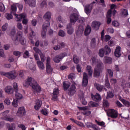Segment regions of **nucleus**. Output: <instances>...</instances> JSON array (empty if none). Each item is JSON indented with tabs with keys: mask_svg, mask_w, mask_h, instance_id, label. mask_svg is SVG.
Returning <instances> with one entry per match:
<instances>
[{
	"mask_svg": "<svg viewBox=\"0 0 130 130\" xmlns=\"http://www.w3.org/2000/svg\"><path fill=\"white\" fill-rule=\"evenodd\" d=\"M24 87H28L30 86L32 88V92L35 94H38L41 92V87L38 84L37 82L34 80V78L31 77H28L27 79L23 83Z\"/></svg>",
	"mask_w": 130,
	"mask_h": 130,
	"instance_id": "f257e3e1",
	"label": "nucleus"
},
{
	"mask_svg": "<svg viewBox=\"0 0 130 130\" xmlns=\"http://www.w3.org/2000/svg\"><path fill=\"white\" fill-rule=\"evenodd\" d=\"M44 19H45V22L43 24L42 30V37L45 38L46 37V32H47V27L50 26V19H51V13L47 12L44 16Z\"/></svg>",
	"mask_w": 130,
	"mask_h": 130,
	"instance_id": "f03ea898",
	"label": "nucleus"
},
{
	"mask_svg": "<svg viewBox=\"0 0 130 130\" xmlns=\"http://www.w3.org/2000/svg\"><path fill=\"white\" fill-rule=\"evenodd\" d=\"M11 14L14 15V16H15V20L17 21V22H20V21H21L22 19H23L22 20V24H23L24 25H27L28 24V19L26 18L27 15L25 13L16 14V12H17V8L16 7V6H11Z\"/></svg>",
	"mask_w": 130,
	"mask_h": 130,
	"instance_id": "7ed1b4c3",
	"label": "nucleus"
},
{
	"mask_svg": "<svg viewBox=\"0 0 130 130\" xmlns=\"http://www.w3.org/2000/svg\"><path fill=\"white\" fill-rule=\"evenodd\" d=\"M12 40L14 45H19L20 43L21 44L24 45L26 43L25 38L23 37V32L21 31H18L15 37H12Z\"/></svg>",
	"mask_w": 130,
	"mask_h": 130,
	"instance_id": "20e7f679",
	"label": "nucleus"
},
{
	"mask_svg": "<svg viewBox=\"0 0 130 130\" xmlns=\"http://www.w3.org/2000/svg\"><path fill=\"white\" fill-rule=\"evenodd\" d=\"M102 66H103V63H102V62H100L99 64H97L96 67L94 69L93 72V76L95 78H98L100 76V74L102 72Z\"/></svg>",
	"mask_w": 130,
	"mask_h": 130,
	"instance_id": "39448f33",
	"label": "nucleus"
},
{
	"mask_svg": "<svg viewBox=\"0 0 130 130\" xmlns=\"http://www.w3.org/2000/svg\"><path fill=\"white\" fill-rule=\"evenodd\" d=\"M1 75L2 76H5V77H7L9 79H11V80H15L17 77V75H16V71H11L8 73L6 72H1Z\"/></svg>",
	"mask_w": 130,
	"mask_h": 130,
	"instance_id": "423d86ee",
	"label": "nucleus"
},
{
	"mask_svg": "<svg viewBox=\"0 0 130 130\" xmlns=\"http://www.w3.org/2000/svg\"><path fill=\"white\" fill-rule=\"evenodd\" d=\"M107 114L108 116L111 117V118H117L118 117V112L117 111L113 109H109L108 111Z\"/></svg>",
	"mask_w": 130,
	"mask_h": 130,
	"instance_id": "0eeeda50",
	"label": "nucleus"
},
{
	"mask_svg": "<svg viewBox=\"0 0 130 130\" xmlns=\"http://www.w3.org/2000/svg\"><path fill=\"white\" fill-rule=\"evenodd\" d=\"M68 54H66V53H61L59 55H57L55 56L53 59V60L54 61V62H56V63H58L60 62V60L63 58L65 56H67Z\"/></svg>",
	"mask_w": 130,
	"mask_h": 130,
	"instance_id": "6e6552de",
	"label": "nucleus"
},
{
	"mask_svg": "<svg viewBox=\"0 0 130 130\" xmlns=\"http://www.w3.org/2000/svg\"><path fill=\"white\" fill-rule=\"evenodd\" d=\"M53 69L51 68L50 63V57H47L46 59V72L48 74H51Z\"/></svg>",
	"mask_w": 130,
	"mask_h": 130,
	"instance_id": "1a4fd4ad",
	"label": "nucleus"
},
{
	"mask_svg": "<svg viewBox=\"0 0 130 130\" xmlns=\"http://www.w3.org/2000/svg\"><path fill=\"white\" fill-rule=\"evenodd\" d=\"M78 108L79 109V110L82 111V113L83 115L88 116L91 114V111L89 110V107H78Z\"/></svg>",
	"mask_w": 130,
	"mask_h": 130,
	"instance_id": "9d476101",
	"label": "nucleus"
},
{
	"mask_svg": "<svg viewBox=\"0 0 130 130\" xmlns=\"http://www.w3.org/2000/svg\"><path fill=\"white\" fill-rule=\"evenodd\" d=\"M77 88H76V83H74L70 87L68 90V94L70 96H73L75 95L76 92H77Z\"/></svg>",
	"mask_w": 130,
	"mask_h": 130,
	"instance_id": "9b49d317",
	"label": "nucleus"
},
{
	"mask_svg": "<svg viewBox=\"0 0 130 130\" xmlns=\"http://www.w3.org/2000/svg\"><path fill=\"white\" fill-rule=\"evenodd\" d=\"M70 23L75 24L78 20H79V15L78 14L73 13L70 16Z\"/></svg>",
	"mask_w": 130,
	"mask_h": 130,
	"instance_id": "f8f14e48",
	"label": "nucleus"
},
{
	"mask_svg": "<svg viewBox=\"0 0 130 130\" xmlns=\"http://www.w3.org/2000/svg\"><path fill=\"white\" fill-rule=\"evenodd\" d=\"M9 112H10V111L7 110L2 113L5 120H7L8 121L10 122L14 121V118L7 116Z\"/></svg>",
	"mask_w": 130,
	"mask_h": 130,
	"instance_id": "ddd939ff",
	"label": "nucleus"
},
{
	"mask_svg": "<svg viewBox=\"0 0 130 130\" xmlns=\"http://www.w3.org/2000/svg\"><path fill=\"white\" fill-rule=\"evenodd\" d=\"M88 82H89V79H88V75H87L86 72H84L82 81L83 87H86L88 85Z\"/></svg>",
	"mask_w": 130,
	"mask_h": 130,
	"instance_id": "4468645a",
	"label": "nucleus"
},
{
	"mask_svg": "<svg viewBox=\"0 0 130 130\" xmlns=\"http://www.w3.org/2000/svg\"><path fill=\"white\" fill-rule=\"evenodd\" d=\"M25 113H26V111H25V108L21 107L18 109V111L16 113L17 116L19 117H22Z\"/></svg>",
	"mask_w": 130,
	"mask_h": 130,
	"instance_id": "2eb2a0df",
	"label": "nucleus"
},
{
	"mask_svg": "<svg viewBox=\"0 0 130 130\" xmlns=\"http://www.w3.org/2000/svg\"><path fill=\"white\" fill-rule=\"evenodd\" d=\"M91 96L93 101H95L96 102L101 101V96L100 94H99V93H96L95 95L91 94Z\"/></svg>",
	"mask_w": 130,
	"mask_h": 130,
	"instance_id": "dca6fc26",
	"label": "nucleus"
},
{
	"mask_svg": "<svg viewBox=\"0 0 130 130\" xmlns=\"http://www.w3.org/2000/svg\"><path fill=\"white\" fill-rule=\"evenodd\" d=\"M101 23L100 22L94 21L92 22L91 26L94 30H99Z\"/></svg>",
	"mask_w": 130,
	"mask_h": 130,
	"instance_id": "f3484780",
	"label": "nucleus"
},
{
	"mask_svg": "<svg viewBox=\"0 0 130 130\" xmlns=\"http://www.w3.org/2000/svg\"><path fill=\"white\" fill-rule=\"evenodd\" d=\"M93 9V4L87 5L85 7V12L87 15L91 13V11Z\"/></svg>",
	"mask_w": 130,
	"mask_h": 130,
	"instance_id": "a211bd4d",
	"label": "nucleus"
},
{
	"mask_svg": "<svg viewBox=\"0 0 130 130\" xmlns=\"http://www.w3.org/2000/svg\"><path fill=\"white\" fill-rule=\"evenodd\" d=\"M86 71L87 72L89 77L92 78L93 75V69H92V67L90 65H88L86 68Z\"/></svg>",
	"mask_w": 130,
	"mask_h": 130,
	"instance_id": "6ab92c4d",
	"label": "nucleus"
},
{
	"mask_svg": "<svg viewBox=\"0 0 130 130\" xmlns=\"http://www.w3.org/2000/svg\"><path fill=\"white\" fill-rule=\"evenodd\" d=\"M67 33L69 34V35H72L74 33V28L73 26H72V24L69 23L67 26Z\"/></svg>",
	"mask_w": 130,
	"mask_h": 130,
	"instance_id": "aec40b11",
	"label": "nucleus"
},
{
	"mask_svg": "<svg viewBox=\"0 0 130 130\" xmlns=\"http://www.w3.org/2000/svg\"><path fill=\"white\" fill-rule=\"evenodd\" d=\"M42 105V102L39 100H37L36 102V105L34 106V108L36 110H39L40 107Z\"/></svg>",
	"mask_w": 130,
	"mask_h": 130,
	"instance_id": "412c9836",
	"label": "nucleus"
},
{
	"mask_svg": "<svg viewBox=\"0 0 130 130\" xmlns=\"http://www.w3.org/2000/svg\"><path fill=\"white\" fill-rule=\"evenodd\" d=\"M24 2L30 7H35L36 6V0H24Z\"/></svg>",
	"mask_w": 130,
	"mask_h": 130,
	"instance_id": "4be33fe9",
	"label": "nucleus"
},
{
	"mask_svg": "<svg viewBox=\"0 0 130 130\" xmlns=\"http://www.w3.org/2000/svg\"><path fill=\"white\" fill-rule=\"evenodd\" d=\"M121 48L120 47L118 46L116 48L114 54L116 57H120L121 55V52H120V49Z\"/></svg>",
	"mask_w": 130,
	"mask_h": 130,
	"instance_id": "5701e85b",
	"label": "nucleus"
},
{
	"mask_svg": "<svg viewBox=\"0 0 130 130\" xmlns=\"http://www.w3.org/2000/svg\"><path fill=\"white\" fill-rule=\"evenodd\" d=\"M111 14H112V11L111 10H108L106 15L107 24H110L111 23Z\"/></svg>",
	"mask_w": 130,
	"mask_h": 130,
	"instance_id": "b1692460",
	"label": "nucleus"
},
{
	"mask_svg": "<svg viewBox=\"0 0 130 130\" xmlns=\"http://www.w3.org/2000/svg\"><path fill=\"white\" fill-rule=\"evenodd\" d=\"M5 91L8 94H12V93H14V89H13V87L11 86H7L5 88Z\"/></svg>",
	"mask_w": 130,
	"mask_h": 130,
	"instance_id": "393cba45",
	"label": "nucleus"
},
{
	"mask_svg": "<svg viewBox=\"0 0 130 130\" xmlns=\"http://www.w3.org/2000/svg\"><path fill=\"white\" fill-rule=\"evenodd\" d=\"M92 30V28L90 25H87L85 30H84V35L85 36H88V35H90V33H91V31Z\"/></svg>",
	"mask_w": 130,
	"mask_h": 130,
	"instance_id": "a878e982",
	"label": "nucleus"
},
{
	"mask_svg": "<svg viewBox=\"0 0 130 130\" xmlns=\"http://www.w3.org/2000/svg\"><path fill=\"white\" fill-rule=\"evenodd\" d=\"M103 61L105 63H108L110 64L112 62V58L110 57H104Z\"/></svg>",
	"mask_w": 130,
	"mask_h": 130,
	"instance_id": "bb28decb",
	"label": "nucleus"
},
{
	"mask_svg": "<svg viewBox=\"0 0 130 130\" xmlns=\"http://www.w3.org/2000/svg\"><path fill=\"white\" fill-rule=\"evenodd\" d=\"M57 22H59V23H61L62 25H64L66 23H67V20L64 19L63 18H62L61 16H58L57 18Z\"/></svg>",
	"mask_w": 130,
	"mask_h": 130,
	"instance_id": "cd10ccee",
	"label": "nucleus"
},
{
	"mask_svg": "<svg viewBox=\"0 0 130 130\" xmlns=\"http://www.w3.org/2000/svg\"><path fill=\"white\" fill-rule=\"evenodd\" d=\"M37 64L39 70H41L42 71H43V70L45 69V67L44 66V63H43L42 61L40 60L38 61Z\"/></svg>",
	"mask_w": 130,
	"mask_h": 130,
	"instance_id": "c85d7f7f",
	"label": "nucleus"
},
{
	"mask_svg": "<svg viewBox=\"0 0 130 130\" xmlns=\"http://www.w3.org/2000/svg\"><path fill=\"white\" fill-rule=\"evenodd\" d=\"M83 32H84V26L82 25H80L78 27V30L76 33L77 35L81 36L83 34Z\"/></svg>",
	"mask_w": 130,
	"mask_h": 130,
	"instance_id": "c756f323",
	"label": "nucleus"
},
{
	"mask_svg": "<svg viewBox=\"0 0 130 130\" xmlns=\"http://www.w3.org/2000/svg\"><path fill=\"white\" fill-rule=\"evenodd\" d=\"M121 15L122 17H124V18H125V17H127V16H128V12H127V10L125 9H121Z\"/></svg>",
	"mask_w": 130,
	"mask_h": 130,
	"instance_id": "7c9ffc66",
	"label": "nucleus"
},
{
	"mask_svg": "<svg viewBox=\"0 0 130 130\" xmlns=\"http://www.w3.org/2000/svg\"><path fill=\"white\" fill-rule=\"evenodd\" d=\"M106 55H108L111 52V49L108 45H106L104 48Z\"/></svg>",
	"mask_w": 130,
	"mask_h": 130,
	"instance_id": "2f4dec72",
	"label": "nucleus"
},
{
	"mask_svg": "<svg viewBox=\"0 0 130 130\" xmlns=\"http://www.w3.org/2000/svg\"><path fill=\"white\" fill-rule=\"evenodd\" d=\"M70 83L68 81H64L63 82V87L64 91H67L70 88Z\"/></svg>",
	"mask_w": 130,
	"mask_h": 130,
	"instance_id": "473e14b6",
	"label": "nucleus"
},
{
	"mask_svg": "<svg viewBox=\"0 0 130 130\" xmlns=\"http://www.w3.org/2000/svg\"><path fill=\"white\" fill-rule=\"evenodd\" d=\"M91 61L92 62L93 66L95 64H99L100 62H102L101 61H98L96 60V56H92L91 58Z\"/></svg>",
	"mask_w": 130,
	"mask_h": 130,
	"instance_id": "72a5a7b5",
	"label": "nucleus"
},
{
	"mask_svg": "<svg viewBox=\"0 0 130 130\" xmlns=\"http://www.w3.org/2000/svg\"><path fill=\"white\" fill-rule=\"evenodd\" d=\"M90 45L91 48H95L96 47V39L92 38L91 39Z\"/></svg>",
	"mask_w": 130,
	"mask_h": 130,
	"instance_id": "f704fd0d",
	"label": "nucleus"
},
{
	"mask_svg": "<svg viewBox=\"0 0 130 130\" xmlns=\"http://www.w3.org/2000/svg\"><path fill=\"white\" fill-rule=\"evenodd\" d=\"M88 106L89 107H97L99 106V105H98V103H97L91 101L88 103Z\"/></svg>",
	"mask_w": 130,
	"mask_h": 130,
	"instance_id": "c9c22d12",
	"label": "nucleus"
},
{
	"mask_svg": "<svg viewBox=\"0 0 130 130\" xmlns=\"http://www.w3.org/2000/svg\"><path fill=\"white\" fill-rule=\"evenodd\" d=\"M94 86H95L96 89H97L100 92H101V91H102V90H103V86H102V85H100V84L95 83Z\"/></svg>",
	"mask_w": 130,
	"mask_h": 130,
	"instance_id": "e433bc0d",
	"label": "nucleus"
},
{
	"mask_svg": "<svg viewBox=\"0 0 130 130\" xmlns=\"http://www.w3.org/2000/svg\"><path fill=\"white\" fill-rule=\"evenodd\" d=\"M104 53H105V52L104 51V49L102 48L99 50V55L100 57H104Z\"/></svg>",
	"mask_w": 130,
	"mask_h": 130,
	"instance_id": "4c0bfd02",
	"label": "nucleus"
},
{
	"mask_svg": "<svg viewBox=\"0 0 130 130\" xmlns=\"http://www.w3.org/2000/svg\"><path fill=\"white\" fill-rule=\"evenodd\" d=\"M16 92L15 96L17 99L16 100H19L23 98V95L21 93H18V92Z\"/></svg>",
	"mask_w": 130,
	"mask_h": 130,
	"instance_id": "58836bf2",
	"label": "nucleus"
},
{
	"mask_svg": "<svg viewBox=\"0 0 130 130\" xmlns=\"http://www.w3.org/2000/svg\"><path fill=\"white\" fill-rule=\"evenodd\" d=\"M7 127H8V130H15V128H16V127H15V125L13 124H12L10 125V124H7Z\"/></svg>",
	"mask_w": 130,
	"mask_h": 130,
	"instance_id": "ea45409f",
	"label": "nucleus"
},
{
	"mask_svg": "<svg viewBox=\"0 0 130 130\" xmlns=\"http://www.w3.org/2000/svg\"><path fill=\"white\" fill-rule=\"evenodd\" d=\"M114 97V94L111 91H109L107 92V99H109V98H113Z\"/></svg>",
	"mask_w": 130,
	"mask_h": 130,
	"instance_id": "a19ab883",
	"label": "nucleus"
},
{
	"mask_svg": "<svg viewBox=\"0 0 130 130\" xmlns=\"http://www.w3.org/2000/svg\"><path fill=\"white\" fill-rule=\"evenodd\" d=\"M122 102L124 105L126 106L127 107H129L130 106V103L128 101H127L126 100L123 99L122 100Z\"/></svg>",
	"mask_w": 130,
	"mask_h": 130,
	"instance_id": "79ce46f5",
	"label": "nucleus"
},
{
	"mask_svg": "<svg viewBox=\"0 0 130 130\" xmlns=\"http://www.w3.org/2000/svg\"><path fill=\"white\" fill-rule=\"evenodd\" d=\"M13 54H14V55H15V56L20 57V56H21V54H22V52H21L19 51H14L13 52Z\"/></svg>",
	"mask_w": 130,
	"mask_h": 130,
	"instance_id": "37998d69",
	"label": "nucleus"
},
{
	"mask_svg": "<svg viewBox=\"0 0 130 130\" xmlns=\"http://www.w3.org/2000/svg\"><path fill=\"white\" fill-rule=\"evenodd\" d=\"M73 60L75 63H79V61H80V58L77 56V55H74Z\"/></svg>",
	"mask_w": 130,
	"mask_h": 130,
	"instance_id": "c03bdc74",
	"label": "nucleus"
},
{
	"mask_svg": "<svg viewBox=\"0 0 130 130\" xmlns=\"http://www.w3.org/2000/svg\"><path fill=\"white\" fill-rule=\"evenodd\" d=\"M13 88L14 89L15 92H18L19 88L18 87V84L16 82H14L13 84Z\"/></svg>",
	"mask_w": 130,
	"mask_h": 130,
	"instance_id": "a18cd8bd",
	"label": "nucleus"
},
{
	"mask_svg": "<svg viewBox=\"0 0 130 130\" xmlns=\"http://www.w3.org/2000/svg\"><path fill=\"white\" fill-rule=\"evenodd\" d=\"M105 86L106 88H107L108 89H110V83H109V81H108V79L105 80Z\"/></svg>",
	"mask_w": 130,
	"mask_h": 130,
	"instance_id": "49530a36",
	"label": "nucleus"
},
{
	"mask_svg": "<svg viewBox=\"0 0 130 130\" xmlns=\"http://www.w3.org/2000/svg\"><path fill=\"white\" fill-rule=\"evenodd\" d=\"M30 56V54L29 53V51H25L23 54V57L24 58H28Z\"/></svg>",
	"mask_w": 130,
	"mask_h": 130,
	"instance_id": "de8ad7c7",
	"label": "nucleus"
},
{
	"mask_svg": "<svg viewBox=\"0 0 130 130\" xmlns=\"http://www.w3.org/2000/svg\"><path fill=\"white\" fill-rule=\"evenodd\" d=\"M40 56L41 57V60L42 61V62H44L45 61V59H46V57H45V55L43 54V53L40 54Z\"/></svg>",
	"mask_w": 130,
	"mask_h": 130,
	"instance_id": "09e8293b",
	"label": "nucleus"
},
{
	"mask_svg": "<svg viewBox=\"0 0 130 130\" xmlns=\"http://www.w3.org/2000/svg\"><path fill=\"white\" fill-rule=\"evenodd\" d=\"M5 17L8 20H12L13 18V15L10 13L6 14Z\"/></svg>",
	"mask_w": 130,
	"mask_h": 130,
	"instance_id": "8fccbe9b",
	"label": "nucleus"
},
{
	"mask_svg": "<svg viewBox=\"0 0 130 130\" xmlns=\"http://www.w3.org/2000/svg\"><path fill=\"white\" fill-rule=\"evenodd\" d=\"M12 6H15V7L16 8V10H17V7H18V8L20 11H22V10H23V5H22V4H17L16 5H13Z\"/></svg>",
	"mask_w": 130,
	"mask_h": 130,
	"instance_id": "3c124183",
	"label": "nucleus"
},
{
	"mask_svg": "<svg viewBox=\"0 0 130 130\" xmlns=\"http://www.w3.org/2000/svg\"><path fill=\"white\" fill-rule=\"evenodd\" d=\"M58 35L61 37H64V36H66V32H64V31L60 30L59 31Z\"/></svg>",
	"mask_w": 130,
	"mask_h": 130,
	"instance_id": "603ef678",
	"label": "nucleus"
},
{
	"mask_svg": "<svg viewBox=\"0 0 130 130\" xmlns=\"http://www.w3.org/2000/svg\"><path fill=\"white\" fill-rule=\"evenodd\" d=\"M33 50H34V51H35V52H36V53H39V55L40 54H41V53H42V52H41V50H40V49H38V48L36 47H34L33 48Z\"/></svg>",
	"mask_w": 130,
	"mask_h": 130,
	"instance_id": "864d4df0",
	"label": "nucleus"
},
{
	"mask_svg": "<svg viewBox=\"0 0 130 130\" xmlns=\"http://www.w3.org/2000/svg\"><path fill=\"white\" fill-rule=\"evenodd\" d=\"M85 125L88 128L90 127H92L93 128V127H95L93 126V123L89 122H87L86 123H85Z\"/></svg>",
	"mask_w": 130,
	"mask_h": 130,
	"instance_id": "5fc2aeb1",
	"label": "nucleus"
},
{
	"mask_svg": "<svg viewBox=\"0 0 130 130\" xmlns=\"http://www.w3.org/2000/svg\"><path fill=\"white\" fill-rule=\"evenodd\" d=\"M15 35H16V29L14 28L12 29L10 33V36L12 37V39H13V37H15Z\"/></svg>",
	"mask_w": 130,
	"mask_h": 130,
	"instance_id": "6e6d98bb",
	"label": "nucleus"
},
{
	"mask_svg": "<svg viewBox=\"0 0 130 130\" xmlns=\"http://www.w3.org/2000/svg\"><path fill=\"white\" fill-rule=\"evenodd\" d=\"M12 105L14 107H18V100H14L12 102Z\"/></svg>",
	"mask_w": 130,
	"mask_h": 130,
	"instance_id": "4d7b16f0",
	"label": "nucleus"
},
{
	"mask_svg": "<svg viewBox=\"0 0 130 130\" xmlns=\"http://www.w3.org/2000/svg\"><path fill=\"white\" fill-rule=\"evenodd\" d=\"M17 74L20 78H23L24 77V71L23 70H20L18 72Z\"/></svg>",
	"mask_w": 130,
	"mask_h": 130,
	"instance_id": "13d9d810",
	"label": "nucleus"
},
{
	"mask_svg": "<svg viewBox=\"0 0 130 130\" xmlns=\"http://www.w3.org/2000/svg\"><path fill=\"white\" fill-rule=\"evenodd\" d=\"M17 27L19 30H23V25H22V23L20 22L17 23Z\"/></svg>",
	"mask_w": 130,
	"mask_h": 130,
	"instance_id": "bf43d9fd",
	"label": "nucleus"
},
{
	"mask_svg": "<svg viewBox=\"0 0 130 130\" xmlns=\"http://www.w3.org/2000/svg\"><path fill=\"white\" fill-rule=\"evenodd\" d=\"M103 105L105 107H108L109 106V103H108V101L106 100H104L103 101Z\"/></svg>",
	"mask_w": 130,
	"mask_h": 130,
	"instance_id": "052dcab7",
	"label": "nucleus"
},
{
	"mask_svg": "<svg viewBox=\"0 0 130 130\" xmlns=\"http://www.w3.org/2000/svg\"><path fill=\"white\" fill-rule=\"evenodd\" d=\"M76 124H77V125H79V126H81V127H84V126H85V125L83 122L79 121H76Z\"/></svg>",
	"mask_w": 130,
	"mask_h": 130,
	"instance_id": "680f3d73",
	"label": "nucleus"
},
{
	"mask_svg": "<svg viewBox=\"0 0 130 130\" xmlns=\"http://www.w3.org/2000/svg\"><path fill=\"white\" fill-rule=\"evenodd\" d=\"M111 37L109 35H106L105 36V38L104 39V40L107 42V41H109L110 40Z\"/></svg>",
	"mask_w": 130,
	"mask_h": 130,
	"instance_id": "e2e57ef3",
	"label": "nucleus"
},
{
	"mask_svg": "<svg viewBox=\"0 0 130 130\" xmlns=\"http://www.w3.org/2000/svg\"><path fill=\"white\" fill-rule=\"evenodd\" d=\"M41 113L43 114L44 115H47V110L46 109H43L42 110H41Z\"/></svg>",
	"mask_w": 130,
	"mask_h": 130,
	"instance_id": "0e129e2a",
	"label": "nucleus"
},
{
	"mask_svg": "<svg viewBox=\"0 0 130 130\" xmlns=\"http://www.w3.org/2000/svg\"><path fill=\"white\" fill-rule=\"evenodd\" d=\"M112 25L114 26V27H118L119 23L117 21H114L112 22Z\"/></svg>",
	"mask_w": 130,
	"mask_h": 130,
	"instance_id": "69168bd1",
	"label": "nucleus"
},
{
	"mask_svg": "<svg viewBox=\"0 0 130 130\" xmlns=\"http://www.w3.org/2000/svg\"><path fill=\"white\" fill-rule=\"evenodd\" d=\"M53 95H58V88H55L53 90Z\"/></svg>",
	"mask_w": 130,
	"mask_h": 130,
	"instance_id": "338daca9",
	"label": "nucleus"
},
{
	"mask_svg": "<svg viewBox=\"0 0 130 130\" xmlns=\"http://www.w3.org/2000/svg\"><path fill=\"white\" fill-rule=\"evenodd\" d=\"M121 86H122V88H125V87H126V84L125 83V80H122Z\"/></svg>",
	"mask_w": 130,
	"mask_h": 130,
	"instance_id": "774afa93",
	"label": "nucleus"
}]
</instances>
